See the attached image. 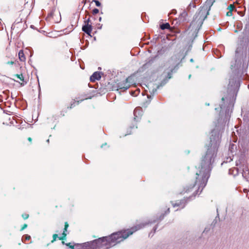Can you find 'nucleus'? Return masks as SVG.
Masks as SVG:
<instances>
[{"label": "nucleus", "instance_id": "f257e3e1", "mask_svg": "<svg viewBox=\"0 0 249 249\" xmlns=\"http://www.w3.org/2000/svg\"><path fill=\"white\" fill-rule=\"evenodd\" d=\"M144 226L138 225L127 231H121L114 233L108 237L99 238L91 243L92 249H107L116 244L120 243L127 238L130 235L137 230L141 229Z\"/></svg>", "mask_w": 249, "mask_h": 249}, {"label": "nucleus", "instance_id": "f03ea898", "mask_svg": "<svg viewBox=\"0 0 249 249\" xmlns=\"http://www.w3.org/2000/svg\"><path fill=\"white\" fill-rule=\"evenodd\" d=\"M217 152L216 146L212 147L208 149L206 154L204 157L203 158L201 163V169L199 173H196L198 177L196 178V182L198 181V178L200 177L202 178V180L203 184H206L207 180L209 178V172L210 165L213 161L214 157L216 156Z\"/></svg>", "mask_w": 249, "mask_h": 249}, {"label": "nucleus", "instance_id": "7ed1b4c3", "mask_svg": "<svg viewBox=\"0 0 249 249\" xmlns=\"http://www.w3.org/2000/svg\"><path fill=\"white\" fill-rule=\"evenodd\" d=\"M101 78V74L99 72H95L90 77L91 82H94L95 80H98Z\"/></svg>", "mask_w": 249, "mask_h": 249}, {"label": "nucleus", "instance_id": "20e7f679", "mask_svg": "<svg viewBox=\"0 0 249 249\" xmlns=\"http://www.w3.org/2000/svg\"><path fill=\"white\" fill-rule=\"evenodd\" d=\"M68 227H69V224H68V222H66L65 223V228L64 229L63 232L62 233V236L58 237L59 240H64L66 239V236H67L66 231H67V229H68Z\"/></svg>", "mask_w": 249, "mask_h": 249}, {"label": "nucleus", "instance_id": "39448f33", "mask_svg": "<svg viewBox=\"0 0 249 249\" xmlns=\"http://www.w3.org/2000/svg\"><path fill=\"white\" fill-rule=\"evenodd\" d=\"M82 30L88 35H89L92 31V27L88 23L82 27Z\"/></svg>", "mask_w": 249, "mask_h": 249}, {"label": "nucleus", "instance_id": "423d86ee", "mask_svg": "<svg viewBox=\"0 0 249 249\" xmlns=\"http://www.w3.org/2000/svg\"><path fill=\"white\" fill-rule=\"evenodd\" d=\"M243 177L246 179L249 178V169L248 167H245L243 169Z\"/></svg>", "mask_w": 249, "mask_h": 249}, {"label": "nucleus", "instance_id": "0eeeda50", "mask_svg": "<svg viewBox=\"0 0 249 249\" xmlns=\"http://www.w3.org/2000/svg\"><path fill=\"white\" fill-rule=\"evenodd\" d=\"M128 83V78L126 79L124 81V86H123L122 84L119 85L118 86V87L120 88V89H124V90H126L129 88V85L127 83Z\"/></svg>", "mask_w": 249, "mask_h": 249}, {"label": "nucleus", "instance_id": "6e6552de", "mask_svg": "<svg viewBox=\"0 0 249 249\" xmlns=\"http://www.w3.org/2000/svg\"><path fill=\"white\" fill-rule=\"evenodd\" d=\"M14 76L16 77V78H17L20 81L23 82V83H21V85H22V84L24 85V83H25V82L24 81V77H23L22 74H15V75H14Z\"/></svg>", "mask_w": 249, "mask_h": 249}, {"label": "nucleus", "instance_id": "1a4fd4ad", "mask_svg": "<svg viewBox=\"0 0 249 249\" xmlns=\"http://www.w3.org/2000/svg\"><path fill=\"white\" fill-rule=\"evenodd\" d=\"M18 57L20 61H24L25 60V57L23 51L20 50L18 53Z\"/></svg>", "mask_w": 249, "mask_h": 249}, {"label": "nucleus", "instance_id": "9d476101", "mask_svg": "<svg viewBox=\"0 0 249 249\" xmlns=\"http://www.w3.org/2000/svg\"><path fill=\"white\" fill-rule=\"evenodd\" d=\"M170 28V25L168 23H166L164 24H162L160 25V28L162 30H164L166 29H169Z\"/></svg>", "mask_w": 249, "mask_h": 249}, {"label": "nucleus", "instance_id": "9b49d317", "mask_svg": "<svg viewBox=\"0 0 249 249\" xmlns=\"http://www.w3.org/2000/svg\"><path fill=\"white\" fill-rule=\"evenodd\" d=\"M141 113V111L139 108H136L134 111V115L135 116L137 117V114H139Z\"/></svg>", "mask_w": 249, "mask_h": 249}, {"label": "nucleus", "instance_id": "f8f14e48", "mask_svg": "<svg viewBox=\"0 0 249 249\" xmlns=\"http://www.w3.org/2000/svg\"><path fill=\"white\" fill-rule=\"evenodd\" d=\"M53 240L51 241L52 243H53L55 241H56V239L57 238H58V236L57 234H54L53 236Z\"/></svg>", "mask_w": 249, "mask_h": 249}, {"label": "nucleus", "instance_id": "ddd939ff", "mask_svg": "<svg viewBox=\"0 0 249 249\" xmlns=\"http://www.w3.org/2000/svg\"><path fill=\"white\" fill-rule=\"evenodd\" d=\"M234 8V6L232 4H230L228 7V9L229 10V11H232L233 10Z\"/></svg>", "mask_w": 249, "mask_h": 249}, {"label": "nucleus", "instance_id": "4468645a", "mask_svg": "<svg viewBox=\"0 0 249 249\" xmlns=\"http://www.w3.org/2000/svg\"><path fill=\"white\" fill-rule=\"evenodd\" d=\"M99 13V10L98 9L95 8L92 11V13L94 15L97 14Z\"/></svg>", "mask_w": 249, "mask_h": 249}, {"label": "nucleus", "instance_id": "2eb2a0df", "mask_svg": "<svg viewBox=\"0 0 249 249\" xmlns=\"http://www.w3.org/2000/svg\"><path fill=\"white\" fill-rule=\"evenodd\" d=\"M96 5L98 7L100 6L101 3L98 0H94Z\"/></svg>", "mask_w": 249, "mask_h": 249}, {"label": "nucleus", "instance_id": "dca6fc26", "mask_svg": "<svg viewBox=\"0 0 249 249\" xmlns=\"http://www.w3.org/2000/svg\"><path fill=\"white\" fill-rule=\"evenodd\" d=\"M29 217V215L27 214H22V217L24 219H26L28 218Z\"/></svg>", "mask_w": 249, "mask_h": 249}, {"label": "nucleus", "instance_id": "f3484780", "mask_svg": "<svg viewBox=\"0 0 249 249\" xmlns=\"http://www.w3.org/2000/svg\"><path fill=\"white\" fill-rule=\"evenodd\" d=\"M27 227V225L26 224H24L22 227H21V231H22L26 229Z\"/></svg>", "mask_w": 249, "mask_h": 249}, {"label": "nucleus", "instance_id": "a211bd4d", "mask_svg": "<svg viewBox=\"0 0 249 249\" xmlns=\"http://www.w3.org/2000/svg\"><path fill=\"white\" fill-rule=\"evenodd\" d=\"M226 15L227 16H231L232 15V11H229L227 14H226Z\"/></svg>", "mask_w": 249, "mask_h": 249}, {"label": "nucleus", "instance_id": "6ab92c4d", "mask_svg": "<svg viewBox=\"0 0 249 249\" xmlns=\"http://www.w3.org/2000/svg\"><path fill=\"white\" fill-rule=\"evenodd\" d=\"M14 64V61H8L7 62V64H9V65H13Z\"/></svg>", "mask_w": 249, "mask_h": 249}, {"label": "nucleus", "instance_id": "aec40b11", "mask_svg": "<svg viewBox=\"0 0 249 249\" xmlns=\"http://www.w3.org/2000/svg\"><path fill=\"white\" fill-rule=\"evenodd\" d=\"M25 239L26 240H29L30 239V236L26 235L25 236Z\"/></svg>", "mask_w": 249, "mask_h": 249}, {"label": "nucleus", "instance_id": "412c9836", "mask_svg": "<svg viewBox=\"0 0 249 249\" xmlns=\"http://www.w3.org/2000/svg\"><path fill=\"white\" fill-rule=\"evenodd\" d=\"M67 246H69L70 248H73V247L71 245V243H69L66 244Z\"/></svg>", "mask_w": 249, "mask_h": 249}, {"label": "nucleus", "instance_id": "4be33fe9", "mask_svg": "<svg viewBox=\"0 0 249 249\" xmlns=\"http://www.w3.org/2000/svg\"><path fill=\"white\" fill-rule=\"evenodd\" d=\"M28 141H30V142H31V141H32V139H31V138H30V137L28 138Z\"/></svg>", "mask_w": 249, "mask_h": 249}, {"label": "nucleus", "instance_id": "5701e85b", "mask_svg": "<svg viewBox=\"0 0 249 249\" xmlns=\"http://www.w3.org/2000/svg\"><path fill=\"white\" fill-rule=\"evenodd\" d=\"M172 13H174V14H175L176 13V10H173Z\"/></svg>", "mask_w": 249, "mask_h": 249}, {"label": "nucleus", "instance_id": "b1692460", "mask_svg": "<svg viewBox=\"0 0 249 249\" xmlns=\"http://www.w3.org/2000/svg\"><path fill=\"white\" fill-rule=\"evenodd\" d=\"M62 243H63V244H65V242H64V241H62Z\"/></svg>", "mask_w": 249, "mask_h": 249}]
</instances>
